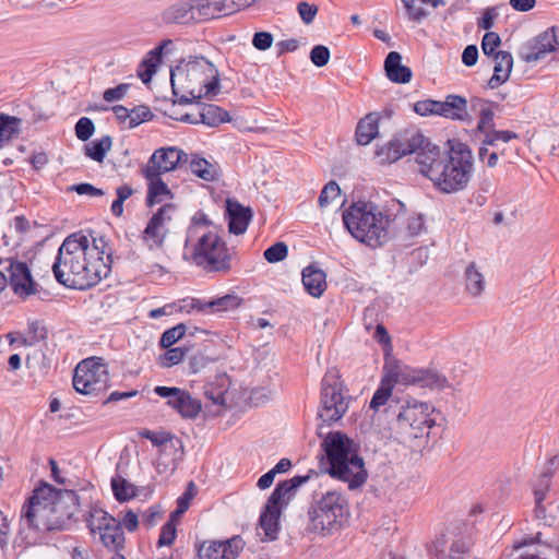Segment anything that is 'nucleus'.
<instances>
[{
  "instance_id": "nucleus-58",
  "label": "nucleus",
  "mask_w": 559,
  "mask_h": 559,
  "mask_svg": "<svg viewBox=\"0 0 559 559\" xmlns=\"http://www.w3.org/2000/svg\"><path fill=\"white\" fill-rule=\"evenodd\" d=\"M186 333V328L183 324H178L167 331H165L160 338V345L163 347H170L177 341H179Z\"/></svg>"
},
{
  "instance_id": "nucleus-52",
  "label": "nucleus",
  "mask_w": 559,
  "mask_h": 559,
  "mask_svg": "<svg viewBox=\"0 0 559 559\" xmlns=\"http://www.w3.org/2000/svg\"><path fill=\"white\" fill-rule=\"evenodd\" d=\"M288 255V247L285 242L278 241L269 247L263 257L269 263H277L284 261Z\"/></svg>"
},
{
  "instance_id": "nucleus-21",
  "label": "nucleus",
  "mask_w": 559,
  "mask_h": 559,
  "mask_svg": "<svg viewBox=\"0 0 559 559\" xmlns=\"http://www.w3.org/2000/svg\"><path fill=\"white\" fill-rule=\"evenodd\" d=\"M15 544L24 548L35 545V489L29 492L22 508Z\"/></svg>"
},
{
  "instance_id": "nucleus-48",
  "label": "nucleus",
  "mask_w": 559,
  "mask_h": 559,
  "mask_svg": "<svg viewBox=\"0 0 559 559\" xmlns=\"http://www.w3.org/2000/svg\"><path fill=\"white\" fill-rule=\"evenodd\" d=\"M178 520H179L178 518L170 515V519L168 520V522L165 523L164 526L162 527L159 538L157 542V546L159 548L164 547V546H171L173 543L175 542L176 536H177Z\"/></svg>"
},
{
  "instance_id": "nucleus-46",
  "label": "nucleus",
  "mask_w": 559,
  "mask_h": 559,
  "mask_svg": "<svg viewBox=\"0 0 559 559\" xmlns=\"http://www.w3.org/2000/svg\"><path fill=\"white\" fill-rule=\"evenodd\" d=\"M399 219L401 221V228L408 236H416L424 229V219L421 215L416 213H403Z\"/></svg>"
},
{
  "instance_id": "nucleus-32",
  "label": "nucleus",
  "mask_w": 559,
  "mask_h": 559,
  "mask_svg": "<svg viewBox=\"0 0 559 559\" xmlns=\"http://www.w3.org/2000/svg\"><path fill=\"white\" fill-rule=\"evenodd\" d=\"M420 369H414L400 362H393L386 367V378H391L392 385L400 383L404 385L416 384L419 382Z\"/></svg>"
},
{
  "instance_id": "nucleus-35",
  "label": "nucleus",
  "mask_w": 559,
  "mask_h": 559,
  "mask_svg": "<svg viewBox=\"0 0 559 559\" xmlns=\"http://www.w3.org/2000/svg\"><path fill=\"white\" fill-rule=\"evenodd\" d=\"M464 543L453 538H441L435 544V559H461L465 552Z\"/></svg>"
},
{
  "instance_id": "nucleus-5",
  "label": "nucleus",
  "mask_w": 559,
  "mask_h": 559,
  "mask_svg": "<svg viewBox=\"0 0 559 559\" xmlns=\"http://www.w3.org/2000/svg\"><path fill=\"white\" fill-rule=\"evenodd\" d=\"M343 223L347 231L359 242L376 248L389 239L391 218L371 202H355L344 210Z\"/></svg>"
},
{
  "instance_id": "nucleus-43",
  "label": "nucleus",
  "mask_w": 559,
  "mask_h": 559,
  "mask_svg": "<svg viewBox=\"0 0 559 559\" xmlns=\"http://www.w3.org/2000/svg\"><path fill=\"white\" fill-rule=\"evenodd\" d=\"M418 385L439 390L450 388L445 377L430 369H420Z\"/></svg>"
},
{
  "instance_id": "nucleus-63",
  "label": "nucleus",
  "mask_w": 559,
  "mask_h": 559,
  "mask_svg": "<svg viewBox=\"0 0 559 559\" xmlns=\"http://www.w3.org/2000/svg\"><path fill=\"white\" fill-rule=\"evenodd\" d=\"M142 437L148 439L153 445L156 447L157 451L164 448V444H167L168 442H171L174 439H176L168 432H155L150 430L144 431Z\"/></svg>"
},
{
  "instance_id": "nucleus-8",
  "label": "nucleus",
  "mask_w": 559,
  "mask_h": 559,
  "mask_svg": "<svg viewBox=\"0 0 559 559\" xmlns=\"http://www.w3.org/2000/svg\"><path fill=\"white\" fill-rule=\"evenodd\" d=\"M349 516V504L345 496L336 490H329L309 508L307 528L328 536L344 527Z\"/></svg>"
},
{
  "instance_id": "nucleus-23",
  "label": "nucleus",
  "mask_w": 559,
  "mask_h": 559,
  "mask_svg": "<svg viewBox=\"0 0 559 559\" xmlns=\"http://www.w3.org/2000/svg\"><path fill=\"white\" fill-rule=\"evenodd\" d=\"M10 286L20 296H29L35 293L34 280L25 262H12L10 264Z\"/></svg>"
},
{
  "instance_id": "nucleus-50",
  "label": "nucleus",
  "mask_w": 559,
  "mask_h": 559,
  "mask_svg": "<svg viewBox=\"0 0 559 559\" xmlns=\"http://www.w3.org/2000/svg\"><path fill=\"white\" fill-rule=\"evenodd\" d=\"M28 334L25 336L22 332H10L7 335L11 346H28L35 343V321H28Z\"/></svg>"
},
{
  "instance_id": "nucleus-34",
  "label": "nucleus",
  "mask_w": 559,
  "mask_h": 559,
  "mask_svg": "<svg viewBox=\"0 0 559 559\" xmlns=\"http://www.w3.org/2000/svg\"><path fill=\"white\" fill-rule=\"evenodd\" d=\"M142 175L148 180V190L146 203L148 206L162 203L171 198V192L167 185L162 180L160 175L150 176L146 170L142 169Z\"/></svg>"
},
{
  "instance_id": "nucleus-64",
  "label": "nucleus",
  "mask_w": 559,
  "mask_h": 559,
  "mask_svg": "<svg viewBox=\"0 0 559 559\" xmlns=\"http://www.w3.org/2000/svg\"><path fill=\"white\" fill-rule=\"evenodd\" d=\"M95 127L90 118L83 117L75 124V134L81 141L88 140L94 133Z\"/></svg>"
},
{
  "instance_id": "nucleus-14",
  "label": "nucleus",
  "mask_w": 559,
  "mask_h": 559,
  "mask_svg": "<svg viewBox=\"0 0 559 559\" xmlns=\"http://www.w3.org/2000/svg\"><path fill=\"white\" fill-rule=\"evenodd\" d=\"M429 142L421 134H401L391 141L379 145L374 156L379 164L385 165L401 159L403 156L421 151V147Z\"/></svg>"
},
{
  "instance_id": "nucleus-31",
  "label": "nucleus",
  "mask_w": 559,
  "mask_h": 559,
  "mask_svg": "<svg viewBox=\"0 0 559 559\" xmlns=\"http://www.w3.org/2000/svg\"><path fill=\"white\" fill-rule=\"evenodd\" d=\"M226 211L229 217V230L233 234L240 235L247 230L251 214L250 210L243 207L236 201L226 202Z\"/></svg>"
},
{
  "instance_id": "nucleus-41",
  "label": "nucleus",
  "mask_w": 559,
  "mask_h": 559,
  "mask_svg": "<svg viewBox=\"0 0 559 559\" xmlns=\"http://www.w3.org/2000/svg\"><path fill=\"white\" fill-rule=\"evenodd\" d=\"M201 123L209 127H217L229 120L227 111L215 105H206L199 111Z\"/></svg>"
},
{
  "instance_id": "nucleus-51",
  "label": "nucleus",
  "mask_w": 559,
  "mask_h": 559,
  "mask_svg": "<svg viewBox=\"0 0 559 559\" xmlns=\"http://www.w3.org/2000/svg\"><path fill=\"white\" fill-rule=\"evenodd\" d=\"M116 194L117 199L111 203L110 210L112 215L120 217L123 214V202L133 194V189L128 185H122L116 189Z\"/></svg>"
},
{
  "instance_id": "nucleus-25",
  "label": "nucleus",
  "mask_w": 559,
  "mask_h": 559,
  "mask_svg": "<svg viewBox=\"0 0 559 559\" xmlns=\"http://www.w3.org/2000/svg\"><path fill=\"white\" fill-rule=\"evenodd\" d=\"M190 171L204 181H216L221 177V167L214 159H206L198 153L188 155Z\"/></svg>"
},
{
  "instance_id": "nucleus-42",
  "label": "nucleus",
  "mask_w": 559,
  "mask_h": 559,
  "mask_svg": "<svg viewBox=\"0 0 559 559\" xmlns=\"http://www.w3.org/2000/svg\"><path fill=\"white\" fill-rule=\"evenodd\" d=\"M341 200V188L335 181L328 182L320 195H319V206L324 210L329 207L336 206Z\"/></svg>"
},
{
  "instance_id": "nucleus-4",
  "label": "nucleus",
  "mask_w": 559,
  "mask_h": 559,
  "mask_svg": "<svg viewBox=\"0 0 559 559\" xmlns=\"http://www.w3.org/2000/svg\"><path fill=\"white\" fill-rule=\"evenodd\" d=\"M170 82L174 95L183 103L213 99L221 92L218 69L204 57L181 60L171 69Z\"/></svg>"
},
{
  "instance_id": "nucleus-44",
  "label": "nucleus",
  "mask_w": 559,
  "mask_h": 559,
  "mask_svg": "<svg viewBox=\"0 0 559 559\" xmlns=\"http://www.w3.org/2000/svg\"><path fill=\"white\" fill-rule=\"evenodd\" d=\"M240 305V300L235 295H226L214 300H210L203 306V310L209 312H223L237 308Z\"/></svg>"
},
{
  "instance_id": "nucleus-18",
  "label": "nucleus",
  "mask_w": 559,
  "mask_h": 559,
  "mask_svg": "<svg viewBox=\"0 0 559 559\" xmlns=\"http://www.w3.org/2000/svg\"><path fill=\"white\" fill-rule=\"evenodd\" d=\"M199 22L231 14L255 3L257 0H194Z\"/></svg>"
},
{
  "instance_id": "nucleus-40",
  "label": "nucleus",
  "mask_w": 559,
  "mask_h": 559,
  "mask_svg": "<svg viewBox=\"0 0 559 559\" xmlns=\"http://www.w3.org/2000/svg\"><path fill=\"white\" fill-rule=\"evenodd\" d=\"M111 489L119 502H127L136 497V487L119 475L112 477Z\"/></svg>"
},
{
  "instance_id": "nucleus-55",
  "label": "nucleus",
  "mask_w": 559,
  "mask_h": 559,
  "mask_svg": "<svg viewBox=\"0 0 559 559\" xmlns=\"http://www.w3.org/2000/svg\"><path fill=\"white\" fill-rule=\"evenodd\" d=\"M185 354V349L180 347L169 348L159 357V364L164 368H170L182 361Z\"/></svg>"
},
{
  "instance_id": "nucleus-16",
  "label": "nucleus",
  "mask_w": 559,
  "mask_h": 559,
  "mask_svg": "<svg viewBox=\"0 0 559 559\" xmlns=\"http://www.w3.org/2000/svg\"><path fill=\"white\" fill-rule=\"evenodd\" d=\"M154 393L166 400V405L185 419H194L202 411L200 400L193 397L187 390L177 386L157 385Z\"/></svg>"
},
{
  "instance_id": "nucleus-20",
  "label": "nucleus",
  "mask_w": 559,
  "mask_h": 559,
  "mask_svg": "<svg viewBox=\"0 0 559 559\" xmlns=\"http://www.w3.org/2000/svg\"><path fill=\"white\" fill-rule=\"evenodd\" d=\"M243 548L240 537L227 540H207L199 548L200 559H236Z\"/></svg>"
},
{
  "instance_id": "nucleus-9",
  "label": "nucleus",
  "mask_w": 559,
  "mask_h": 559,
  "mask_svg": "<svg viewBox=\"0 0 559 559\" xmlns=\"http://www.w3.org/2000/svg\"><path fill=\"white\" fill-rule=\"evenodd\" d=\"M435 407L428 402L407 401L397 416V426L405 440L428 437L436 425Z\"/></svg>"
},
{
  "instance_id": "nucleus-54",
  "label": "nucleus",
  "mask_w": 559,
  "mask_h": 559,
  "mask_svg": "<svg viewBox=\"0 0 559 559\" xmlns=\"http://www.w3.org/2000/svg\"><path fill=\"white\" fill-rule=\"evenodd\" d=\"M152 118L151 110L145 106H139L129 111L127 128L132 129Z\"/></svg>"
},
{
  "instance_id": "nucleus-1",
  "label": "nucleus",
  "mask_w": 559,
  "mask_h": 559,
  "mask_svg": "<svg viewBox=\"0 0 559 559\" xmlns=\"http://www.w3.org/2000/svg\"><path fill=\"white\" fill-rule=\"evenodd\" d=\"M107 245L103 238L74 233L59 248L52 265L56 280L69 288L87 289L110 272Z\"/></svg>"
},
{
  "instance_id": "nucleus-47",
  "label": "nucleus",
  "mask_w": 559,
  "mask_h": 559,
  "mask_svg": "<svg viewBox=\"0 0 559 559\" xmlns=\"http://www.w3.org/2000/svg\"><path fill=\"white\" fill-rule=\"evenodd\" d=\"M393 385L391 378L383 377L380 386L374 392L371 401H370V407L374 411L379 409L381 406H383L388 400L390 399L392 394Z\"/></svg>"
},
{
  "instance_id": "nucleus-6",
  "label": "nucleus",
  "mask_w": 559,
  "mask_h": 559,
  "mask_svg": "<svg viewBox=\"0 0 559 559\" xmlns=\"http://www.w3.org/2000/svg\"><path fill=\"white\" fill-rule=\"evenodd\" d=\"M323 449L329 460L332 477L347 483L349 489L360 487L367 479L364 461L358 456L354 442L342 432H330Z\"/></svg>"
},
{
  "instance_id": "nucleus-19",
  "label": "nucleus",
  "mask_w": 559,
  "mask_h": 559,
  "mask_svg": "<svg viewBox=\"0 0 559 559\" xmlns=\"http://www.w3.org/2000/svg\"><path fill=\"white\" fill-rule=\"evenodd\" d=\"M559 43L555 28H548L528 43L521 52L525 62H536L558 49Z\"/></svg>"
},
{
  "instance_id": "nucleus-24",
  "label": "nucleus",
  "mask_w": 559,
  "mask_h": 559,
  "mask_svg": "<svg viewBox=\"0 0 559 559\" xmlns=\"http://www.w3.org/2000/svg\"><path fill=\"white\" fill-rule=\"evenodd\" d=\"M462 282L465 292L473 297H479L486 289V278L483 269L474 261L464 264Z\"/></svg>"
},
{
  "instance_id": "nucleus-17",
  "label": "nucleus",
  "mask_w": 559,
  "mask_h": 559,
  "mask_svg": "<svg viewBox=\"0 0 559 559\" xmlns=\"http://www.w3.org/2000/svg\"><path fill=\"white\" fill-rule=\"evenodd\" d=\"M188 162V154L177 146H165L154 151L142 168L150 176L162 175L176 170L181 164Z\"/></svg>"
},
{
  "instance_id": "nucleus-11",
  "label": "nucleus",
  "mask_w": 559,
  "mask_h": 559,
  "mask_svg": "<svg viewBox=\"0 0 559 559\" xmlns=\"http://www.w3.org/2000/svg\"><path fill=\"white\" fill-rule=\"evenodd\" d=\"M307 478L294 477L280 483L269 498L265 509L260 516V526L270 539H275L280 530V516L283 506H285L295 489Z\"/></svg>"
},
{
  "instance_id": "nucleus-2",
  "label": "nucleus",
  "mask_w": 559,
  "mask_h": 559,
  "mask_svg": "<svg viewBox=\"0 0 559 559\" xmlns=\"http://www.w3.org/2000/svg\"><path fill=\"white\" fill-rule=\"evenodd\" d=\"M448 151L427 142L417 152L416 164L421 176L444 194L461 192L469 185L474 174V156L469 146L456 139L447 142Z\"/></svg>"
},
{
  "instance_id": "nucleus-26",
  "label": "nucleus",
  "mask_w": 559,
  "mask_h": 559,
  "mask_svg": "<svg viewBox=\"0 0 559 559\" xmlns=\"http://www.w3.org/2000/svg\"><path fill=\"white\" fill-rule=\"evenodd\" d=\"M468 102L460 95H448L444 100L440 102L439 116L457 121H471L472 116L467 110Z\"/></svg>"
},
{
  "instance_id": "nucleus-12",
  "label": "nucleus",
  "mask_w": 559,
  "mask_h": 559,
  "mask_svg": "<svg viewBox=\"0 0 559 559\" xmlns=\"http://www.w3.org/2000/svg\"><path fill=\"white\" fill-rule=\"evenodd\" d=\"M348 408L344 385L336 372H328L322 380L319 417L331 424L343 417Z\"/></svg>"
},
{
  "instance_id": "nucleus-60",
  "label": "nucleus",
  "mask_w": 559,
  "mask_h": 559,
  "mask_svg": "<svg viewBox=\"0 0 559 559\" xmlns=\"http://www.w3.org/2000/svg\"><path fill=\"white\" fill-rule=\"evenodd\" d=\"M414 110L420 116L439 115L440 100L425 99L414 105Z\"/></svg>"
},
{
  "instance_id": "nucleus-3",
  "label": "nucleus",
  "mask_w": 559,
  "mask_h": 559,
  "mask_svg": "<svg viewBox=\"0 0 559 559\" xmlns=\"http://www.w3.org/2000/svg\"><path fill=\"white\" fill-rule=\"evenodd\" d=\"M185 258L209 271L228 269V249L222 229L204 214L193 216L188 228Z\"/></svg>"
},
{
  "instance_id": "nucleus-29",
  "label": "nucleus",
  "mask_w": 559,
  "mask_h": 559,
  "mask_svg": "<svg viewBox=\"0 0 559 559\" xmlns=\"http://www.w3.org/2000/svg\"><path fill=\"white\" fill-rule=\"evenodd\" d=\"M302 284L309 295L319 298L326 289V274L323 270L309 265L302 270Z\"/></svg>"
},
{
  "instance_id": "nucleus-30",
  "label": "nucleus",
  "mask_w": 559,
  "mask_h": 559,
  "mask_svg": "<svg viewBox=\"0 0 559 559\" xmlns=\"http://www.w3.org/2000/svg\"><path fill=\"white\" fill-rule=\"evenodd\" d=\"M493 59V75L489 80V86L497 88L509 80L513 68V58L508 51H498L495 53Z\"/></svg>"
},
{
  "instance_id": "nucleus-28",
  "label": "nucleus",
  "mask_w": 559,
  "mask_h": 559,
  "mask_svg": "<svg viewBox=\"0 0 559 559\" xmlns=\"http://www.w3.org/2000/svg\"><path fill=\"white\" fill-rule=\"evenodd\" d=\"M164 19L170 23L199 22L195 1L182 0L175 3L165 11Z\"/></svg>"
},
{
  "instance_id": "nucleus-57",
  "label": "nucleus",
  "mask_w": 559,
  "mask_h": 559,
  "mask_svg": "<svg viewBox=\"0 0 559 559\" xmlns=\"http://www.w3.org/2000/svg\"><path fill=\"white\" fill-rule=\"evenodd\" d=\"M205 397L213 403V405L221 408L226 406V390L223 388L210 384L204 391Z\"/></svg>"
},
{
  "instance_id": "nucleus-37",
  "label": "nucleus",
  "mask_w": 559,
  "mask_h": 559,
  "mask_svg": "<svg viewBox=\"0 0 559 559\" xmlns=\"http://www.w3.org/2000/svg\"><path fill=\"white\" fill-rule=\"evenodd\" d=\"M56 342L46 328L37 326V349L41 352V368H49L56 355Z\"/></svg>"
},
{
  "instance_id": "nucleus-38",
  "label": "nucleus",
  "mask_w": 559,
  "mask_h": 559,
  "mask_svg": "<svg viewBox=\"0 0 559 559\" xmlns=\"http://www.w3.org/2000/svg\"><path fill=\"white\" fill-rule=\"evenodd\" d=\"M21 122L17 117L0 114V148L19 134Z\"/></svg>"
},
{
  "instance_id": "nucleus-13",
  "label": "nucleus",
  "mask_w": 559,
  "mask_h": 559,
  "mask_svg": "<svg viewBox=\"0 0 559 559\" xmlns=\"http://www.w3.org/2000/svg\"><path fill=\"white\" fill-rule=\"evenodd\" d=\"M87 526L92 534H98L102 544L115 551L124 548V534L118 521L102 509H94L90 512Z\"/></svg>"
},
{
  "instance_id": "nucleus-62",
  "label": "nucleus",
  "mask_w": 559,
  "mask_h": 559,
  "mask_svg": "<svg viewBox=\"0 0 559 559\" xmlns=\"http://www.w3.org/2000/svg\"><path fill=\"white\" fill-rule=\"evenodd\" d=\"M500 36L495 32H488L481 40V49L486 56H495V50L500 46Z\"/></svg>"
},
{
  "instance_id": "nucleus-56",
  "label": "nucleus",
  "mask_w": 559,
  "mask_h": 559,
  "mask_svg": "<svg viewBox=\"0 0 559 559\" xmlns=\"http://www.w3.org/2000/svg\"><path fill=\"white\" fill-rule=\"evenodd\" d=\"M195 495V486L193 483H189L186 491L177 501V509L171 513L176 518H180L189 508L190 501Z\"/></svg>"
},
{
  "instance_id": "nucleus-36",
  "label": "nucleus",
  "mask_w": 559,
  "mask_h": 559,
  "mask_svg": "<svg viewBox=\"0 0 559 559\" xmlns=\"http://www.w3.org/2000/svg\"><path fill=\"white\" fill-rule=\"evenodd\" d=\"M379 133V117L377 114H369L357 124L356 139L358 144H369Z\"/></svg>"
},
{
  "instance_id": "nucleus-7",
  "label": "nucleus",
  "mask_w": 559,
  "mask_h": 559,
  "mask_svg": "<svg viewBox=\"0 0 559 559\" xmlns=\"http://www.w3.org/2000/svg\"><path fill=\"white\" fill-rule=\"evenodd\" d=\"M79 511V498L71 490H59L47 484H37V518L48 531L67 528Z\"/></svg>"
},
{
  "instance_id": "nucleus-45",
  "label": "nucleus",
  "mask_w": 559,
  "mask_h": 559,
  "mask_svg": "<svg viewBox=\"0 0 559 559\" xmlns=\"http://www.w3.org/2000/svg\"><path fill=\"white\" fill-rule=\"evenodd\" d=\"M111 147V139L109 136H104L99 140L93 141L92 143L85 146L86 156L102 163Z\"/></svg>"
},
{
  "instance_id": "nucleus-22",
  "label": "nucleus",
  "mask_w": 559,
  "mask_h": 559,
  "mask_svg": "<svg viewBox=\"0 0 559 559\" xmlns=\"http://www.w3.org/2000/svg\"><path fill=\"white\" fill-rule=\"evenodd\" d=\"M183 454V447L179 439H174L171 442L164 444V448L157 451L156 471L158 474H171L178 463L181 461Z\"/></svg>"
},
{
  "instance_id": "nucleus-15",
  "label": "nucleus",
  "mask_w": 559,
  "mask_h": 559,
  "mask_svg": "<svg viewBox=\"0 0 559 559\" xmlns=\"http://www.w3.org/2000/svg\"><path fill=\"white\" fill-rule=\"evenodd\" d=\"M176 213L173 204H165L148 219L142 234V241L150 250L163 248Z\"/></svg>"
},
{
  "instance_id": "nucleus-27",
  "label": "nucleus",
  "mask_w": 559,
  "mask_h": 559,
  "mask_svg": "<svg viewBox=\"0 0 559 559\" xmlns=\"http://www.w3.org/2000/svg\"><path fill=\"white\" fill-rule=\"evenodd\" d=\"M469 106L478 116L477 130L485 135L493 129V103L475 96L469 99Z\"/></svg>"
},
{
  "instance_id": "nucleus-33",
  "label": "nucleus",
  "mask_w": 559,
  "mask_h": 559,
  "mask_svg": "<svg viewBox=\"0 0 559 559\" xmlns=\"http://www.w3.org/2000/svg\"><path fill=\"white\" fill-rule=\"evenodd\" d=\"M386 76L395 83H407L411 81V70L402 64V57L396 51H391L384 61Z\"/></svg>"
},
{
  "instance_id": "nucleus-61",
  "label": "nucleus",
  "mask_w": 559,
  "mask_h": 559,
  "mask_svg": "<svg viewBox=\"0 0 559 559\" xmlns=\"http://www.w3.org/2000/svg\"><path fill=\"white\" fill-rule=\"evenodd\" d=\"M330 50L323 45H317L311 49L310 59L316 67H324L330 60Z\"/></svg>"
},
{
  "instance_id": "nucleus-10",
  "label": "nucleus",
  "mask_w": 559,
  "mask_h": 559,
  "mask_svg": "<svg viewBox=\"0 0 559 559\" xmlns=\"http://www.w3.org/2000/svg\"><path fill=\"white\" fill-rule=\"evenodd\" d=\"M109 385V370L100 357H90L78 364L73 373V386L84 395H95Z\"/></svg>"
},
{
  "instance_id": "nucleus-39",
  "label": "nucleus",
  "mask_w": 559,
  "mask_h": 559,
  "mask_svg": "<svg viewBox=\"0 0 559 559\" xmlns=\"http://www.w3.org/2000/svg\"><path fill=\"white\" fill-rule=\"evenodd\" d=\"M163 46L151 50L139 68V76L143 83L147 84L152 80L157 66L162 60Z\"/></svg>"
},
{
  "instance_id": "nucleus-53",
  "label": "nucleus",
  "mask_w": 559,
  "mask_h": 559,
  "mask_svg": "<svg viewBox=\"0 0 559 559\" xmlns=\"http://www.w3.org/2000/svg\"><path fill=\"white\" fill-rule=\"evenodd\" d=\"M548 491H549L548 484H543L540 486H537L534 489L535 515L538 519L547 518V510H546L545 506L543 504V502L546 499Z\"/></svg>"
},
{
  "instance_id": "nucleus-49",
  "label": "nucleus",
  "mask_w": 559,
  "mask_h": 559,
  "mask_svg": "<svg viewBox=\"0 0 559 559\" xmlns=\"http://www.w3.org/2000/svg\"><path fill=\"white\" fill-rule=\"evenodd\" d=\"M514 139H518V134L513 131L492 129L484 135L481 144L497 146L499 142L507 143Z\"/></svg>"
},
{
  "instance_id": "nucleus-59",
  "label": "nucleus",
  "mask_w": 559,
  "mask_h": 559,
  "mask_svg": "<svg viewBox=\"0 0 559 559\" xmlns=\"http://www.w3.org/2000/svg\"><path fill=\"white\" fill-rule=\"evenodd\" d=\"M297 11H298V14H299L301 21L305 24L309 25L314 21L316 16L318 14L319 8L317 4L301 1L297 4Z\"/></svg>"
}]
</instances>
